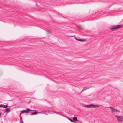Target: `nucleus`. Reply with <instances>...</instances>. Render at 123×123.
I'll return each instance as SVG.
<instances>
[{
    "label": "nucleus",
    "instance_id": "obj_1",
    "mask_svg": "<svg viewBox=\"0 0 123 123\" xmlns=\"http://www.w3.org/2000/svg\"><path fill=\"white\" fill-rule=\"evenodd\" d=\"M122 26V25H117L116 26H113L110 29L112 31H114L120 28Z\"/></svg>",
    "mask_w": 123,
    "mask_h": 123
},
{
    "label": "nucleus",
    "instance_id": "obj_2",
    "mask_svg": "<svg viewBox=\"0 0 123 123\" xmlns=\"http://www.w3.org/2000/svg\"><path fill=\"white\" fill-rule=\"evenodd\" d=\"M108 108H110V110L112 112H120V111L119 110H118L117 109H115L112 107H108Z\"/></svg>",
    "mask_w": 123,
    "mask_h": 123
},
{
    "label": "nucleus",
    "instance_id": "obj_3",
    "mask_svg": "<svg viewBox=\"0 0 123 123\" xmlns=\"http://www.w3.org/2000/svg\"><path fill=\"white\" fill-rule=\"evenodd\" d=\"M33 111L28 109H27L26 110H23L21 111V113L19 115L20 116L21 114L23 113L24 112L28 113L29 111Z\"/></svg>",
    "mask_w": 123,
    "mask_h": 123
},
{
    "label": "nucleus",
    "instance_id": "obj_4",
    "mask_svg": "<svg viewBox=\"0 0 123 123\" xmlns=\"http://www.w3.org/2000/svg\"><path fill=\"white\" fill-rule=\"evenodd\" d=\"M74 37L76 40L78 41H80L81 42H84L86 41V39H78L76 38L75 37Z\"/></svg>",
    "mask_w": 123,
    "mask_h": 123
},
{
    "label": "nucleus",
    "instance_id": "obj_5",
    "mask_svg": "<svg viewBox=\"0 0 123 123\" xmlns=\"http://www.w3.org/2000/svg\"><path fill=\"white\" fill-rule=\"evenodd\" d=\"M117 121L118 122H122L123 121V117L122 116H120L117 119Z\"/></svg>",
    "mask_w": 123,
    "mask_h": 123
},
{
    "label": "nucleus",
    "instance_id": "obj_6",
    "mask_svg": "<svg viewBox=\"0 0 123 123\" xmlns=\"http://www.w3.org/2000/svg\"><path fill=\"white\" fill-rule=\"evenodd\" d=\"M89 88H90V87L88 86L87 87H85L83 88V89H82V90L81 91V92H80L79 93L80 94L83 91H85V90H87V89H88Z\"/></svg>",
    "mask_w": 123,
    "mask_h": 123
},
{
    "label": "nucleus",
    "instance_id": "obj_7",
    "mask_svg": "<svg viewBox=\"0 0 123 123\" xmlns=\"http://www.w3.org/2000/svg\"><path fill=\"white\" fill-rule=\"evenodd\" d=\"M38 113H41V112H36V111H35L34 112H30V113H31V115H36Z\"/></svg>",
    "mask_w": 123,
    "mask_h": 123
},
{
    "label": "nucleus",
    "instance_id": "obj_8",
    "mask_svg": "<svg viewBox=\"0 0 123 123\" xmlns=\"http://www.w3.org/2000/svg\"><path fill=\"white\" fill-rule=\"evenodd\" d=\"M68 119L71 122L73 123H75L76 121H74L73 119L71 118H68Z\"/></svg>",
    "mask_w": 123,
    "mask_h": 123
},
{
    "label": "nucleus",
    "instance_id": "obj_9",
    "mask_svg": "<svg viewBox=\"0 0 123 123\" xmlns=\"http://www.w3.org/2000/svg\"><path fill=\"white\" fill-rule=\"evenodd\" d=\"M6 111H4V112H6L7 113H9L10 111V109L9 108H7L6 109Z\"/></svg>",
    "mask_w": 123,
    "mask_h": 123
},
{
    "label": "nucleus",
    "instance_id": "obj_10",
    "mask_svg": "<svg viewBox=\"0 0 123 123\" xmlns=\"http://www.w3.org/2000/svg\"><path fill=\"white\" fill-rule=\"evenodd\" d=\"M73 119L74 121H78L77 117H74L73 118Z\"/></svg>",
    "mask_w": 123,
    "mask_h": 123
},
{
    "label": "nucleus",
    "instance_id": "obj_11",
    "mask_svg": "<svg viewBox=\"0 0 123 123\" xmlns=\"http://www.w3.org/2000/svg\"><path fill=\"white\" fill-rule=\"evenodd\" d=\"M93 108H96L97 107H99V106L98 105H95L93 104Z\"/></svg>",
    "mask_w": 123,
    "mask_h": 123
},
{
    "label": "nucleus",
    "instance_id": "obj_12",
    "mask_svg": "<svg viewBox=\"0 0 123 123\" xmlns=\"http://www.w3.org/2000/svg\"><path fill=\"white\" fill-rule=\"evenodd\" d=\"M93 104L89 105V108H93Z\"/></svg>",
    "mask_w": 123,
    "mask_h": 123
},
{
    "label": "nucleus",
    "instance_id": "obj_13",
    "mask_svg": "<svg viewBox=\"0 0 123 123\" xmlns=\"http://www.w3.org/2000/svg\"><path fill=\"white\" fill-rule=\"evenodd\" d=\"M83 106L86 108H89V105H86Z\"/></svg>",
    "mask_w": 123,
    "mask_h": 123
},
{
    "label": "nucleus",
    "instance_id": "obj_14",
    "mask_svg": "<svg viewBox=\"0 0 123 123\" xmlns=\"http://www.w3.org/2000/svg\"><path fill=\"white\" fill-rule=\"evenodd\" d=\"M8 107V106L7 105H3V108H6Z\"/></svg>",
    "mask_w": 123,
    "mask_h": 123
},
{
    "label": "nucleus",
    "instance_id": "obj_15",
    "mask_svg": "<svg viewBox=\"0 0 123 123\" xmlns=\"http://www.w3.org/2000/svg\"><path fill=\"white\" fill-rule=\"evenodd\" d=\"M3 108V105L1 104L0 105V108Z\"/></svg>",
    "mask_w": 123,
    "mask_h": 123
},
{
    "label": "nucleus",
    "instance_id": "obj_16",
    "mask_svg": "<svg viewBox=\"0 0 123 123\" xmlns=\"http://www.w3.org/2000/svg\"><path fill=\"white\" fill-rule=\"evenodd\" d=\"M115 117H116L117 118V119H118V118L119 117H120L119 116H117V115H116L115 116Z\"/></svg>",
    "mask_w": 123,
    "mask_h": 123
},
{
    "label": "nucleus",
    "instance_id": "obj_17",
    "mask_svg": "<svg viewBox=\"0 0 123 123\" xmlns=\"http://www.w3.org/2000/svg\"><path fill=\"white\" fill-rule=\"evenodd\" d=\"M54 112L55 113H56V114H60V113L59 112H56L55 111H54Z\"/></svg>",
    "mask_w": 123,
    "mask_h": 123
},
{
    "label": "nucleus",
    "instance_id": "obj_18",
    "mask_svg": "<svg viewBox=\"0 0 123 123\" xmlns=\"http://www.w3.org/2000/svg\"><path fill=\"white\" fill-rule=\"evenodd\" d=\"M47 31L48 32V34L50 33V32L49 30Z\"/></svg>",
    "mask_w": 123,
    "mask_h": 123
},
{
    "label": "nucleus",
    "instance_id": "obj_19",
    "mask_svg": "<svg viewBox=\"0 0 123 123\" xmlns=\"http://www.w3.org/2000/svg\"><path fill=\"white\" fill-rule=\"evenodd\" d=\"M21 119V120H20V121L22 122H23V121L21 119L22 118V117H20Z\"/></svg>",
    "mask_w": 123,
    "mask_h": 123
},
{
    "label": "nucleus",
    "instance_id": "obj_20",
    "mask_svg": "<svg viewBox=\"0 0 123 123\" xmlns=\"http://www.w3.org/2000/svg\"><path fill=\"white\" fill-rule=\"evenodd\" d=\"M1 112H0V116L1 115Z\"/></svg>",
    "mask_w": 123,
    "mask_h": 123
},
{
    "label": "nucleus",
    "instance_id": "obj_21",
    "mask_svg": "<svg viewBox=\"0 0 123 123\" xmlns=\"http://www.w3.org/2000/svg\"><path fill=\"white\" fill-rule=\"evenodd\" d=\"M21 123H23V122H22Z\"/></svg>",
    "mask_w": 123,
    "mask_h": 123
}]
</instances>
